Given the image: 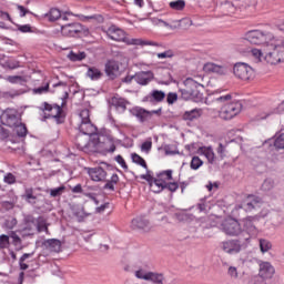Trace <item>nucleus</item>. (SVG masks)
I'll return each mask as SVG.
<instances>
[{"instance_id": "nucleus-8", "label": "nucleus", "mask_w": 284, "mask_h": 284, "mask_svg": "<svg viewBox=\"0 0 284 284\" xmlns=\"http://www.w3.org/2000/svg\"><path fill=\"white\" fill-rule=\"evenodd\" d=\"M221 230L226 236H242L244 234L241 223L235 219H226L221 224Z\"/></svg>"}, {"instance_id": "nucleus-14", "label": "nucleus", "mask_w": 284, "mask_h": 284, "mask_svg": "<svg viewBox=\"0 0 284 284\" xmlns=\"http://www.w3.org/2000/svg\"><path fill=\"white\" fill-rule=\"evenodd\" d=\"M222 250L226 252V254H239L241 252V241L239 240H227L222 242Z\"/></svg>"}, {"instance_id": "nucleus-62", "label": "nucleus", "mask_w": 284, "mask_h": 284, "mask_svg": "<svg viewBox=\"0 0 284 284\" xmlns=\"http://www.w3.org/2000/svg\"><path fill=\"white\" fill-rule=\"evenodd\" d=\"M217 154L221 156V159H224V156H225V145H223V143L219 144Z\"/></svg>"}, {"instance_id": "nucleus-57", "label": "nucleus", "mask_w": 284, "mask_h": 284, "mask_svg": "<svg viewBox=\"0 0 284 284\" xmlns=\"http://www.w3.org/2000/svg\"><path fill=\"white\" fill-rule=\"evenodd\" d=\"M115 161L116 163H119V165H121L123 170H128V164L125 163V160L123 159V156L121 155L115 156Z\"/></svg>"}, {"instance_id": "nucleus-44", "label": "nucleus", "mask_w": 284, "mask_h": 284, "mask_svg": "<svg viewBox=\"0 0 284 284\" xmlns=\"http://www.w3.org/2000/svg\"><path fill=\"white\" fill-rule=\"evenodd\" d=\"M65 192V186L64 185H61L59 187H55V189H51L50 190V196L52 199H57V196H61V194H63Z\"/></svg>"}, {"instance_id": "nucleus-15", "label": "nucleus", "mask_w": 284, "mask_h": 284, "mask_svg": "<svg viewBox=\"0 0 284 284\" xmlns=\"http://www.w3.org/2000/svg\"><path fill=\"white\" fill-rule=\"evenodd\" d=\"M263 203V200L256 195H248L246 200L242 203V209L245 212H252V210H256Z\"/></svg>"}, {"instance_id": "nucleus-41", "label": "nucleus", "mask_w": 284, "mask_h": 284, "mask_svg": "<svg viewBox=\"0 0 284 284\" xmlns=\"http://www.w3.org/2000/svg\"><path fill=\"white\" fill-rule=\"evenodd\" d=\"M156 179H162L164 183H168V181H172V170H166L158 173Z\"/></svg>"}, {"instance_id": "nucleus-18", "label": "nucleus", "mask_w": 284, "mask_h": 284, "mask_svg": "<svg viewBox=\"0 0 284 284\" xmlns=\"http://www.w3.org/2000/svg\"><path fill=\"white\" fill-rule=\"evenodd\" d=\"M131 225L133 230H141L142 232H150L152 226L150 225V220L139 216L132 220Z\"/></svg>"}, {"instance_id": "nucleus-27", "label": "nucleus", "mask_w": 284, "mask_h": 284, "mask_svg": "<svg viewBox=\"0 0 284 284\" xmlns=\"http://www.w3.org/2000/svg\"><path fill=\"white\" fill-rule=\"evenodd\" d=\"M44 246L50 252H61V241L57 239H51L44 241Z\"/></svg>"}, {"instance_id": "nucleus-58", "label": "nucleus", "mask_w": 284, "mask_h": 284, "mask_svg": "<svg viewBox=\"0 0 284 284\" xmlns=\"http://www.w3.org/2000/svg\"><path fill=\"white\" fill-rule=\"evenodd\" d=\"M8 81L10 83H21V81H23V77L21 75H12L8 78Z\"/></svg>"}, {"instance_id": "nucleus-11", "label": "nucleus", "mask_w": 284, "mask_h": 284, "mask_svg": "<svg viewBox=\"0 0 284 284\" xmlns=\"http://www.w3.org/2000/svg\"><path fill=\"white\" fill-rule=\"evenodd\" d=\"M0 121L2 125L14 128V125H19L21 118H19V111H17V109H7L4 112H2Z\"/></svg>"}, {"instance_id": "nucleus-9", "label": "nucleus", "mask_w": 284, "mask_h": 284, "mask_svg": "<svg viewBox=\"0 0 284 284\" xmlns=\"http://www.w3.org/2000/svg\"><path fill=\"white\" fill-rule=\"evenodd\" d=\"M233 74L236 77V79L250 81L254 79V69L245 62H237L233 67Z\"/></svg>"}, {"instance_id": "nucleus-12", "label": "nucleus", "mask_w": 284, "mask_h": 284, "mask_svg": "<svg viewBox=\"0 0 284 284\" xmlns=\"http://www.w3.org/2000/svg\"><path fill=\"white\" fill-rule=\"evenodd\" d=\"M61 34L63 37H81V34H85V27L79 22L67 23L61 27Z\"/></svg>"}, {"instance_id": "nucleus-32", "label": "nucleus", "mask_w": 284, "mask_h": 284, "mask_svg": "<svg viewBox=\"0 0 284 284\" xmlns=\"http://www.w3.org/2000/svg\"><path fill=\"white\" fill-rule=\"evenodd\" d=\"M44 19H48V21L54 22L58 21V19H61V11L57 8L50 9L49 12L44 13Z\"/></svg>"}, {"instance_id": "nucleus-29", "label": "nucleus", "mask_w": 284, "mask_h": 284, "mask_svg": "<svg viewBox=\"0 0 284 284\" xmlns=\"http://www.w3.org/2000/svg\"><path fill=\"white\" fill-rule=\"evenodd\" d=\"M200 154H203L207 159L209 163H214L216 156L212 146H201L199 149Z\"/></svg>"}, {"instance_id": "nucleus-52", "label": "nucleus", "mask_w": 284, "mask_h": 284, "mask_svg": "<svg viewBox=\"0 0 284 284\" xmlns=\"http://www.w3.org/2000/svg\"><path fill=\"white\" fill-rule=\"evenodd\" d=\"M156 57L158 59H172V57H174V51L168 50L162 53H158Z\"/></svg>"}, {"instance_id": "nucleus-61", "label": "nucleus", "mask_w": 284, "mask_h": 284, "mask_svg": "<svg viewBox=\"0 0 284 284\" xmlns=\"http://www.w3.org/2000/svg\"><path fill=\"white\" fill-rule=\"evenodd\" d=\"M251 54L255 57V59H261V57H263V51L261 49H252Z\"/></svg>"}, {"instance_id": "nucleus-31", "label": "nucleus", "mask_w": 284, "mask_h": 284, "mask_svg": "<svg viewBox=\"0 0 284 284\" xmlns=\"http://www.w3.org/2000/svg\"><path fill=\"white\" fill-rule=\"evenodd\" d=\"M146 99H149L151 103H153V101L161 103V101L165 99V92L153 90Z\"/></svg>"}, {"instance_id": "nucleus-20", "label": "nucleus", "mask_w": 284, "mask_h": 284, "mask_svg": "<svg viewBox=\"0 0 284 284\" xmlns=\"http://www.w3.org/2000/svg\"><path fill=\"white\" fill-rule=\"evenodd\" d=\"M130 112L133 116H136L140 123H145V121H150V119H152V112L143 108L135 106L131 109Z\"/></svg>"}, {"instance_id": "nucleus-1", "label": "nucleus", "mask_w": 284, "mask_h": 284, "mask_svg": "<svg viewBox=\"0 0 284 284\" xmlns=\"http://www.w3.org/2000/svg\"><path fill=\"white\" fill-rule=\"evenodd\" d=\"M213 103L220 108L219 116L223 121H231L237 114H241L243 110V103L241 101H232V94H215L213 98Z\"/></svg>"}, {"instance_id": "nucleus-49", "label": "nucleus", "mask_w": 284, "mask_h": 284, "mask_svg": "<svg viewBox=\"0 0 284 284\" xmlns=\"http://www.w3.org/2000/svg\"><path fill=\"white\" fill-rule=\"evenodd\" d=\"M146 170V174H142L140 175V179H142L143 181H148L149 185H152V182L154 181L155 178L152 176V171Z\"/></svg>"}, {"instance_id": "nucleus-39", "label": "nucleus", "mask_w": 284, "mask_h": 284, "mask_svg": "<svg viewBox=\"0 0 284 284\" xmlns=\"http://www.w3.org/2000/svg\"><path fill=\"white\" fill-rule=\"evenodd\" d=\"M171 10H184L185 9V0H175V1H171L169 3Z\"/></svg>"}, {"instance_id": "nucleus-22", "label": "nucleus", "mask_w": 284, "mask_h": 284, "mask_svg": "<svg viewBox=\"0 0 284 284\" xmlns=\"http://www.w3.org/2000/svg\"><path fill=\"white\" fill-rule=\"evenodd\" d=\"M203 70L207 73V74H221V75H225L227 74V68H225L224 65H219L216 63L213 62H207L204 64Z\"/></svg>"}, {"instance_id": "nucleus-38", "label": "nucleus", "mask_w": 284, "mask_h": 284, "mask_svg": "<svg viewBox=\"0 0 284 284\" xmlns=\"http://www.w3.org/2000/svg\"><path fill=\"white\" fill-rule=\"evenodd\" d=\"M131 159L136 165H141V168H144V170H148V163L141 155L138 153H132Z\"/></svg>"}, {"instance_id": "nucleus-51", "label": "nucleus", "mask_w": 284, "mask_h": 284, "mask_svg": "<svg viewBox=\"0 0 284 284\" xmlns=\"http://www.w3.org/2000/svg\"><path fill=\"white\" fill-rule=\"evenodd\" d=\"M4 183H8V185H13V183H17V178L12 173H8L3 178Z\"/></svg>"}, {"instance_id": "nucleus-46", "label": "nucleus", "mask_w": 284, "mask_h": 284, "mask_svg": "<svg viewBox=\"0 0 284 284\" xmlns=\"http://www.w3.org/2000/svg\"><path fill=\"white\" fill-rule=\"evenodd\" d=\"M10 245V236L2 234L0 235V250H6Z\"/></svg>"}, {"instance_id": "nucleus-59", "label": "nucleus", "mask_w": 284, "mask_h": 284, "mask_svg": "<svg viewBox=\"0 0 284 284\" xmlns=\"http://www.w3.org/2000/svg\"><path fill=\"white\" fill-rule=\"evenodd\" d=\"M17 9L20 12V17H26V14H30V10L26 9V7L21 4H17Z\"/></svg>"}, {"instance_id": "nucleus-36", "label": "nucleus", "mask_w": 284, "mask_h": 284, "mask_svg": "<svg viewBox=\"0 0 284 284\" xmlns=\"http://www.w3.org/2000/svg\"><path fill=\"white\" fill-rule=\"evenodd\" d=\"M87 57L88 54L85 53V51H80L78 53L74 51H70L68 54L69 61H72V62L83 61V59H85Z\"/></svg>"}, {"instance_id": "nucleus-33", "label": "nucleus", "mask_w": 284, "mask_h": 284, "mask_svg": "<svg viewBox=\"0 0 284 284\" xmlns=\"http://www.w3.org/2000/svg\"><path fill=\"white\" fill-rule=\"evenodd\" d=\"M119 183V174L114 173L112 174L111 179L106 181V183L103 186V190H110V192H114L116 185Z\"/></svg>"}, {"instance_id": "nucleus-4", "label": "nucleus", "mask_w": 284, "mask_h": 284, "mask_svg": "<svg viewBox=\"0 0 284 284\" xmlns=\"http://www.w3.org/2000/svg\"><path fill=\"white\" fill-rule=\"evenodd\" d=\"M65 99L67 97L62 99L61 105L57 103L50 104L48 102H43L39 108V110L43 112L42 121H45L47 119H55L58 123H63V121H61V114H63V108H65V104L68 103Z\"/></svg>"}, {"instance_id": "nucleus-34", "label": "nucleus", "mask_w": 284, "mask_h": 284, "mask_svg": "<svg viewBox=\"0 0 284 284\" xmlns=\"http://www.w3.org/2000/svg\"><path fill=\"white\" fill-rule=\"evenodd\" d=\"M202 111L201 109H192L191 111H186L183 114V119L185 121H194V119H199V116H201Z\"/></svg>"}, {"instance_id": "nucleus-26", "label": "nucleus", "mask_w": 284, "mask_h": 284, "mask_svg": "<svg viewBox=\"0 0 284 284\" xmlns=\"http://www.w3.org/2000/svg\"><path fill=\"white\" fill-rule=\"evenodd\" d=\"M145 278L153 284H163V281H165V276H163V273L156 272H148Z\"/></svg>"}, {"instance_id": "nucleus-6", "label": "nucleus", "mask_w": 284, "mask_h": 284, "mask_svg": "<svg viewBox=\"0 0 284 284\" xmlns=\"http://www.w3.org/2000/svg\"><path fill=\"white\" fill-rule=\"evenodd\" d=\"M245 39L252 45H266V48L271 45L272 41H276L272 33H263L258 30L248 31L245 34Z\"/></svg>"}, {"instance_id": "nucleus-48", "label": "nucleus", "mask_w": 284, "mask_h": 284, "mask_svg": "<svg viewBox=\"0 0 284 284\" xmlns=\"http://www.w3.org/2000/svg\"><path fill=\"white\" fill-rule=\"evenodd\" d=\"M141 152H145V154H150L152 152V142L151 140L145 141L141 145Z\"/></svg>"}, {"instance_id": "nucleus-5", "label": "nucleus", "mask_w": 284, "mask_h": 284, "mask_svg": "<svg viewBox=\"0 0 284 284\" xmlns=\"http://www.w3.org/2000/svg\"><path fill=\"white\" fill-rule=\"evenodd\" d=\"M268 49L272 51H268L265 54V61L268 62L271 65H276L281 63L284 52V40L271 41V45L268 47Z\"/></svg>"}, {"instance_id": "nucleus-24", "label": "nucleus", "mask_w": 284, "mask_h": 284, "mask_svg": "<svg viewBox=\"0 0 284 284\" xmlns=\"http://www.w3.org/2000/svg\"><path fill=\"white\" fill-rule=\"evenodd\" d=\"M75 145L78 150H81L82 152H85V150H89L90 135H84L83 133L78 134L75 138Z\"/></svg>"}, {"instance_id": "nucleus-60", "label": "nucleus", "mask_w": 284, "mask_h": 284, "mask_svg": "<svg viewBox=\"0 0 284 284\" xmlns=\"http://www.w3.org/2000/svg\"><path fill=\"white\" fill-rule=\"evenodd\" d=\"M18 30L23 33L32 32V27L30 24L19 26Z\"/></svg>"}, {"instance_id": "nucleus-17", "label": "nucleus", "mask_w": 284, "mask_h": 284, "mask_svg": "<svg viewBox=\"0 0 284 284\" xmlns=\"http://www.w3.org/2000/svg\"><path fill=\"white\" fill-rule=\"evenodd\" d=\"M27 222L32 223L33 227H36L38 232H45V234H48V222L43 219V216L34 219V216L29 215L27 216Z\"/></svg>"}, {"instance_id": "nucleus-50", "label": "nucleus", "mask_w": 284, "mask_h": 284, "mask_svg": "<svg viewBox=\"0 0 284 284\" xmlns=\"http://www.w3.org/2000/svg\"><path fill=\"white\" fill-rule=\"evenodd\" d=\"M227 275L230 276V278L233 280L239 278V268H236L235 266H230L227 268Z\"/></svg>"}, {"instance_id": "nucleus-45", "label": "nucleus", "mask_w": 284, "mask_h": 284, "mask_svg": "<svg viewBox=\"0 0 284 284\" xmlns=\"http://www.w3.org/2000/svg\"><path fill=\"white\" fill-rule=\"evenodd\" d=\"M202 165H203V160H201V158L199 156L192 158L191 164H190L191 170H199V168H201Z\"/></svg>"}, {"instance_id": "nucleus-54", "label": "nucleus", "mask_w": 284, "mask_h": 284, "mask_svg": "<svg viewBox=\"0 0 284 284\" xmlns=\"http://www.w3.org/2000/svg\"><path fill=\"white\" fill-rule=\"evenodd\" d=\"M10 237L12 239V243L16 247L21 246V237H19V235H17V233L12 232Z\"/></svg>"}, {"instance_id": "nucleus-43", "label": "nucleus", "mask_w": 284, "mask_h": 284, "mask_svg": "<svg viewBox=\"0 0 284 284\" xmlns=\"http://www.w3.org/2000/svg\"><path fill=\"white\" fill-rule=\"evenodd\" d=\"M274 180L272 179H266L263 184H262V191L263 192H270L271 190H274Z\"/></svg>"}, {"instance_id": "nucleus-28", "label": "nucleus", "mask_w": 284, "mask_h": 284, "mask_svg": "<svg viewBox=\"0 0 284 284\" xmlns=\"http://www.w3.org/2000/svg\"><path fill=\"white\" fill-rule=\"evenodd\" d=\"M85 75L91 81H99V79L103 77V72H101V70H99L97 67H88Z\"/></svg>"}, {"instance_id": "nucleus-55", "label": "nucleus", "mask_w": 284, "mask_h": 284, "mask_svg": "<svg viewBox=\"0 0 284 284\" xmlns=\"http://www.w3.org/2000/svg\"><path fill=\"white\" fill-rule=\"evenodd\" d=\"M50 90V83H47L44 87H39L33 90L34 94H44V92H48Z\"/></svg>"}, {"instance_id": "nucleus-42", "label": "nucleus", "mask_w": 284, "mask_h": 284, "mask_svg": "<svg viewBox=\"0 0 284 284\" xmlns=\"http://www.w3.org/2000/svg\"><path fill=\"white\" fill-rule=\"evenodd\" d=\"M164 152L166 156H174V154H179V150L174 144H166L164 145Z\"/></svg>"}, {"instance_id": "nucleus-2", "label": "nucleus", "mask_w": 284, "mask_h": 284, "mask_svg": "<svg viewBox=\"0 0 284 284\" xmlns=\"http://www.w3.org/2000/svg\"><path fill=\"white\" fill-rule=\"evenodd\" d=\"M106 36L112 41L126 43V45H153L155 48H159L161 45L159 44V42L154 41H148L143 39H128V37L125 36V31L119 29L116 26L109 27L106 30Z\"/></svg>"}, {"instance_id": "nucleus-19", "label": "nucleus", "mask_w": 284, "mask_h": 284, "mask_svg": "<svg viewBox=\"0 0 284 284\" xmlns=\"http://www.w3.org/2000/svg\"><path fill=\"white\" fill-rule=\"evenodd\" d=\"M104 72L109 79H116L119 77V62L115 60H109L104 64Z\"/></svg>"}, {"instance_id": "nucleus-64", "label": "nucleus", "mask_w": 284, "mask_h": 284, "mask_svg": "<svg viewBox=\"0 0 284 284\" xmlns=\"http://www.w3.org/2000/svg\"><path fill=\"white\" fill-rule=\"evenodd\" d=\"M148 273H143V270H139L135 272V277L136 278H141L142 281H146Z\"/></svg>"}, {"instance_id": "nucleus-25", "label": "nucleus", "mask_w": 284, "mask_h": 284, "mask_svg": "<svg viewBox=\"0 0 284 284\" xmlns=\"http://www.w3.org/2000/svg\"><path fill=\"white\" fill-rule=\"evenodd\" d=\"M129 104L130 102L124 98H121L119 94H115L111 98V105H113V108H116V110H122V112H125V110H128Z\"/></svg>"}, {"instance_id": "nucleus-23", "label": "nucleus", "mask_w": 284, "mask_h": 284, "mask_svg": "<svg viewBox=\"0 0 284 284\" xmlns=\"http://www.w3.org/2000/svg\"><path fill=\"white\" fill-rule=\"evenodd\" d=\"M154 79V73L152 71H140L134 74V81L139 83V85H148Z\"/></svg>"}, {"instance_id": "nucleus-7", "label": "nucleus", "mask_w": 284, "mask_h": 284, "mask_svg": "<svg viewBox=\"0 0 284 284\" xmlns=\"http://www.w3.org/2000/svg\"><path fill=\"white\" fill-rule=\"evenodd\" d=\"M256 221H258V216H247L241 221L242 232H244L242 233L243 241H250V239H256L258 236Z\"/></svg>"}, {"instance_id": "nucleus-13", "label": "nucleus", "mask_w": 284, "mask_h": 284, "mask_svg": "<svg viewBox=\"0 0 284 284\" xmlns=\"http://www.w3.org/2000/svg\"><path fill=\"white\" fill-rule=\"evenodd\" d=\"M79 130L81 134H84L85 136H90L94 145L99 143V134H97V126L92 124V121L81 122Z\"/></svg>"}, {"instance_id": "nucleus-40", "label": "nucleus", "mask_w": 284, "mask_h": 284, "mask_svg": "<svg viewBox=\"0 0 284 284\" xmlns=\"http://www.w3.org/2000/svg\"><path fill=\"white\" fill-rule=\"evenodd\" d=\"M260 250L263 254H265V252H270V250H272V242H270V240L261 239Z\"/></svg>"}, {"instance_id": "nucleus-35", "label": "nucleus", "mask_w": 284, "mask_h": 284, "mask_svg": "<svg viewBox=\"0 0 284 284\" xmlns=\"http://www.w3.org/2000/svg\"><path fill=\"white\" fill-rule=\"evenodd\" d=\"M11 128H14V132L20 139L28 136V128L21 121Z\"/></svg>"}, {"instance_id": "nucleus-16", "label": "nucleus", "mask_w": 284, "mask_h": 284, "mask_svg": "<svg viewBox=\"0 0 284 284\" xmlns=\"http://www.w3.org/2000/svg\"><path fill=\"white\" fill-rule=\"evenodd\" d=\"M88 174L91 181H95V183L105 181V178L108 176V172H105L104 169L101 166L89 168Z\"/></svg>"}, {"instance_id": "nucleus-21", "label": "nucleus", "mask_w": 284, "mask_h": 284, "mask_svg": "<svg viewBox=\"0 0 284 284\" xmlns=\"http://www.w3.org/2000/svg\"><path fill=\"white\" fill-rule=\"evenodd\" d=\"M276 270H274V266L270 262L260 263L258 276L261 278H272V276H274Z\"/></svg>"}, {"instance_id": "nucleus-53", "label": "nucleus", "mask_w": 284, "mask_h": 284, "mask_svg": "<svg viewBox=\"0 0 284 284\" xmlns=\"http://www.w3.org/2000/svg\"><path fill=\"white\" fill-rule=\"evenodd\" d=\"M165 190H169V192H176V190H179V183H176V182H166Z\"/></svg>"}, {"instance_id": "nucleus-63", "label": "nucleus", "mask_w": 284, "mask_h": 284, "mask_svg": "<svg viewBox=\"0 0 284 284\" xmlns=\"http://www.w3.org/2000/svg\"><path fill=\"white\" fill-rule=\"evenodd\" d=\"M0 18L3 19V21L12 22V18L10 17V13L6 11H0Z\"/></svg>"}, {"instance_id": "nucleus-37", "label": "nucleus", "mask_w": 284, "mask_h": 284, "mask_svg": "<svg viewBox=\"0 0 284 284\" xmlns=\"http://www.w3.org/2000/svg\"><path fill=\"white\" fill-rule=\"evenodd\" d=\"M32 256H34V252L31 253H24L20 260H19V265H20V270H28L29 265L26 264V261H28V258H32Z\"/></svg>"}, {"instance_id": "nucleus-47", "label": "nucleus", "mask_w": 284, "mask_h": 284, "mask_svg": "<svg viewBox=\"0 0 284 284\" xmlns=\"http://www.w3.org/2000/svg\"><path fill=\"white\" fill-rule=\"evenodd\" d=\"M79 116H80L81 123L91 121L90 120V110H88V109L82 110L80 112Z\"/></svg>"}, {"instance_id": "nucleus-56", "label": "nucleus", "mask_w": 284, "mask_h": 284, "mask_svg": "<svg viewBox=\"0 0 284 284\" xmlns=\"http://www.w3.org/2000/svg\"><path fill=\"white\" fill-rule=\"evenodd\" d=\"M179 99V95L176 93H169L166 97V101L169 103V105H172V103H174L176 100Z\"/></svg>"}, {"instance_id": "nucleus-3", "label": "nucleus", "mask_w": 284, "mask_h": 284, "mask_svg": "<svg viewBox=\"0 0 284 284\" xmlns=\"http://www.w3.org/2000/svg\"><path fill=\"white\" fill-rule=\"evenodd\" d=\"M199 88H201V83L189 78L184 81V88H181L179 92L184 101H194L195 103H199V101L203 99V93L199 92Z\"/></svg>"}, {"instance_id": "nucleus-10", "label": "nucleus", "mask_w": 284, "mask_h": 284, "mask_svg": "<svg viewBox=\"0 0 284 284\" xmlns=\"http://www.w3.org/2000/svg\"><path fill=\"white\" fill-rule=\"evenodd\" d=\"M263 146L268 150L270 154L284 150V133H276L274 138L266 140Z\"/></svg>"}, {"instance_id": "nucleus-30", "label": "nucleus", "mask_w": 284, "mask_h": 284, "mask_svg": "<svg viewBox=\"0 0 284 284\" xmlns=\"http://www.w3.org/2000/svg\"><path fill=\"white\" fill-rule=\"evenodd\" d=\"M165 185H166L165 180L158 179V178H155L150 184V186L152 187L153 192H155V194H160V192H163V190H165Z\"/></svg>"}]
</instances>
